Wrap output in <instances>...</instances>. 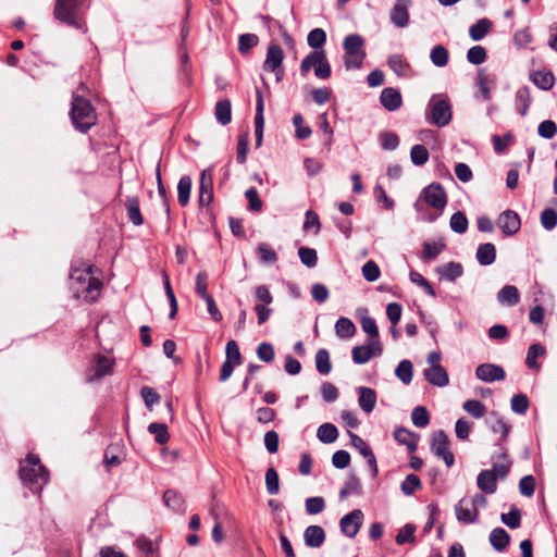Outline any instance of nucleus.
<instances>
[{"label":"nucleus","mask_w":557,"mask_h":557,"mask_svg":"<svg viewBox=\"0 0 557 557\" xmlns=\"http://www.w3.org/2000/svg\"><path fill=\"white\" fill-rule=\"evenodd\" d=\"M71 288L76 298H83L87 302L98 299L102 283L92 276V265L83 264L82 268H72L70 273Z\"/></svg>","instance_id":"1"},{"label":"nucleus","mask_w":557,"mask_h":557,"mask_svg":"<svg viewBox=\"0 0 557 557\" xmlns=\"http://www.w3.org/2000/svg\"><path fill=\"white\" fill-rule=\"evenodd\" d=\"M20 478L33 493H40L49 482V472L38 456L28 454L20 461Z\"/></svg>","instance_id":"2"},{"label":"nucleus","mask_w":557,"mask_h":557,"mask_svg":"<svg viewBox=\"0 0 557 557\" xmlns=\"http://www.w3.org/2000/svg\"><path fill=\"white\" fill-rule=\"evenodd\" d=\"M70 116L75 129L87 133L97 123V113L90 101L73 92Z\"/></svg>","instance_id":"3"},{"label":"nucleus","mask_w":557,"mask_h":557,"mask_svg":"<svg viewBox=\"0 0 557 557\" xmlns=\"http://www.w3.org/2000/svg\"><path fill=\"white\" fill-rule=\"evenodd\" d=\"M422 201L438 212L435 215L423 216V221L432 223L443 213L447 205V194L440 183L433 182L422 189L418 200L413 203L417 212L422 210Z\"/></svg>","instance_id":"4"},{"label":"nucleus","mask_w":557,"mask_h":557,"mask_svg":"<svg viewBox=\"0 0 557 557\" xmlns=\"http://www.w3.org/2000/svg\"><path fill=\"white\" fill-rule=\"evenodd\" d=\"M451 117V106L448 97L443 94L433 95L426 106V121L437 127H444L450 123Z\"/></svg>","instance_id":"5"},{"label":"nucleus","mask_w":557,"mask_h":557,"mask_svg":"<svg viewBox=\"0 0 557 557\" xmlns=\"http://www.w3.org/2000/svg\"><path fill=\"white\" fill-rule=\"evenodd\" d=\"M344 65L347 71L360 69L367 57L364 39L359 34L347 35L343 40Z\"/></svg>","instance_id":"6"},{"label":"nucleus","mask_w":557,"mask_h":557,"mask_svg":"<svg viewBox=\"0 0 557 557\" xmlns=\"http://www.w3.org/2000/svg\"><path fill=\"white\" fill-rule=\"evenodd\" d=\"M85 0H57L53 14L57 20L86 32L84 23L78 18V11Z\"/></svg>","instance_id":"7"},{"label":"nucleus","mask_w":557,"mask_h":557,"mask_svg":"<svg viewBox=\"0 0 557 557\" xmlns=\"http://www.w3.org/2000/svg\"><path fill=\"white\" fill-rule=\"evenodd\" d=\"M312 67L318 78L326 79L331 76V65L323 49L314 50L302 59L300 63L301 75H307Z\"/></svg>","instance_id":"8"},{"label":"nucleus","mask_w":557,"mask_h":557,"mask_svg":"<svg viewBox=\"0 0 557 557\" xmlns=\"http://www.w3.org/2000/svg\"><path fill=\"white\" fill-rule=\"evenodd\" d=\"M283 60V49L278 45H270L263 63V70L274 73L277 82L282 81L284 76Z\"/></svg>","instance_id":"9"},{"label":"nucleus","mask_w":557,"mask_h":557,"mask_svg":"<svg viewBox=\"0 0 557 557\" xmlns=\"http://www.w3.org/2000/svg\"><path fill=\"white\" fill-rule=\"evenodd\" d=\"M431 449L437 457L444 460L448 468L454 466L455 457L449 449V440L444 431L440 430L433 434Z\"/></svg>","instance_id":"10"},{"label":"nucleus","mask_w":557,"mask_h":557,"mask_svg":"<svg viewBox=\"0 0 557 557\" xmlns=\"http://www.w3.org/2000/svg\"><path fill=\"white\" fill-rule=\"evenodd\" d=\"M383 347L380 341H369L364 345L355 346L351 351L352 361L356 364H364L372 357L381 356Z\"/></svg>","instance_id":"11"},{"label":"nucleus","mask_w":557,"mask_h":557,"mask_svg":"<svg viewBox=\"0 0 557 557\" xmlns=\"http://www.w3.org/2000/svg\"><path fill=\"white\" fill-rule=\"evenodd\" d=\"M114 359L103 355H97L94 358V364L88 371L87 381L92 382L113 372Z\"/></svg>","instance_id":"12"},{"label":"nucleus","mask_w":557,"mask_h":557,"mask_svg":"<svg viewBox=\"0 0 557 557\" xmlns=\"http://www.w3.org/2000/svg\"><path fill=\"white\" fill-rule=\"evenodd\" d=\"M213 199V168L201 171L199 180V205L208 206Z\"/></svg>","instance_id":"13"},{"label":"nucleus","mask_w":557,"mask_h":557,"mask_svg":"<svg viewBox=\"0 0 557 557\" xmlns=\"http://www.w3.org/2000/svg\"><path fill=\"white\" fill-rule=\"evenodd\" d=\"M363 520V513L360 509H355L345 515L341 521V531L349 539H352L359 532Z\"/></svg>","instance_id":"14"},{"label":"nucleus","mask_w":557,"mask_h":557,"mask_svg":"<svg viewBox=\"0 0 557 557\" xmlns=\"http://www.w3.org/2000/svg\"><path fill=\"white\" fill-rule=\"evenodd\" d=\"M497 225L504 235L512 236L519 232L521 221L517 212L512 210H505L499 214Z\"/></svg>","instance_id":"15"},{"label":"nucleus","mask_w":557,"mask_h":557,"mask_svg":"<svg viewBox=\"0 0 557 557\" xmlns=\"http://www.w3.org/2000/svg\"><path fill=\"white\" fill-rule=\"evenodd\" d=\"M350 443L351 445L359 451V454L364 457L368 461V465L371 468L373 476H376L379 469L376 465V458L371 449V447L363 441L359 435L349 432Z\"/></svg>","instance_id":"16"},{"label":"nucleus","mask_w":557,"mask_h":557,"mask_svg":"<svg viewBox=\"0 0 557 557\" xmlns=\"http://www.w3.org/2000/svg\"><path fill=\"white\" fill-rule=\"evenodd\" d=\"M475 375L480 381L491 383L503 381L506 373L500 366L494 363H482L476 368Z\"/></svg>","instance_id":"17"},{"label":"nucleus","mask_w":557,"mask_h":557,"mask_svg":"<svg viewBox=\"0 0 557 557\" xmlns=\"http://www.w3.org/2000/svg\"><path fill=\"white\" fill-rule=\"evenodd\" d=\"M409 0H396L391 11V22L399 28H404L409 24Z\"/></svg>","instance_id":"18"},{"label":"nucleus","mask_w":557,"mask_h":557,"mask_svg":"<svg viewBox=\"0 0 557 557\" xmlns=\"http://www.w3.org/2000/svg\"><path fill=\"white\" fill-rule=\"evenodd\" d=\"M455 511L457 520L462 523H475L479 519V510H475L466 498L457 503Z\"/></svg>","instance_id":"19"},{"label":"nucleus","mask_w":557,"mask_h":557,"mask_svg":"<svg viewBox=\"0 0 557 557\" xmlns=\"http://www.w3.org/2000/svg\"><path fill=\"white\" fill-rule=\"evenodd\" d=\"M257 103H256V115H255V135H256V145L260 147L263 138V129H264V101L262 92L257 89Z\"/></svg>","instance_id":"20"},{"label":"nucleus","mask_w":557,"mask_h":557,"mask_svg":"<svg viewBox=\"0 0 557 557\" xmlns=\"http://www.w3.org/2000/svg\"><path fill=\"white\" fill-rule=\"evenodd\" d=\"M530 81L541 90H550L556 82L555 75L549 70H539L530 73Z\"/></svg>","instance_id":"21"},{"label":"nucleus","mask_w":557,"mask_h":557,"mask_svg":"<svg viewBox=\"0 0 557 557\" xmlns=\"http://www.w3.org/2000/svg\"><path fill=\"white\" fill-rule=\"evenodd\" d=\"M381 104L388 111H396L403 104V97L400 92L393 88L386 87L382 90L380 96Z\"/></svg>","instance_id":"22"},{"label":"nucleus","mask_w":557,"mask_h":557,"mask_svg":"<svg viewBox=\"0 0 557 557\" xmlns=\"http://www.w3.org/2000/svg\"><path fill=\"white\" fill-rule=\"evenodd\" d=\"M304 541L310 548H319L325 541V531L320 525H309L305 529Z\"/></svg>","instance_id":"23"},{"label":"nucleus","mask_w":557,"mask_h":557,"mask_svg":"<svg viewBox=\"0 0 557 557\" xmlns=\"http://www.w3.org/2000/svg\"><path fill=\"white\" fill-rule=\"evenodd\" d=\"M425 380L437 387H445L449 383L447 371L443 367H429L423 371Z\"/></svg>","instance_id":"24"},{"label":"nucleus","mask_w":557,"mask_h":557,"mask_svg":"<svg viewBox=\"0 0 557 557\" xmlns=\"http://www.w3.org/2000/svg\"><path fill=\"white\" fill-rule=\"evenodd\" d=\"M476 84L479 86L480 96L483 100L488 101L492 98V87L496 84V76L487 74L484 70L478 71Z\"/></svg>","instance_id":"25"},{"label":"nucleus","mask_w":557,"mask_h":557,"mask_svg":"<svg viewBox=\"0 0 557 557\" xmlns=\"http://www.w3.org/2000/svg\"><path fill=\"white\" fill-rule=\"evenodd\" d=\"M358 392V404L360 408L367 412L370 413L373 411L376 405V393L371 387L360 386L357 388Z\"/></svg>","instance_id":"26"},{"label":"nucleus","mask_w":557,"mask_h":557,"mask_svg":"<svg viewBox=\"0 0 557 557\" xmlns=\"http://www.w3.org/2000/svg\"><path fill=\"white\" fill-rule=\"evenodd\" d=\"M497 474L491 470H482L476 479L478 487L487 494L495 493L497 488Z\"/></svg>","instance_id":"27"},{"label":"nucleus","mask_w":557,"mask_h":557,"mask_svg":"<svg viewBox=\"0 0 557 557\" xmlns=\"http://www.w3.org/2000/svg\"><path fill=\"white\" fill-rule=\"evenodd\" d=\"M394 438L400 445H405L410 453L418 447L419 436L405 428H397L394 431Z\"/></svg>","instance_id":"28"},{"label":"nucleus","mask_w":557,"mask_h":557,"mask_svg":"<svg viewBox=\"0 0 557 557\" xmlns=\"http://www.w3.org/2000/svg\"><path fill=\"white\" fill-rule=\"evenodd\" d=\"M545 355H546V348L542 344H540V343L532 344L529 347L528 352H527L525 366L530 370L540 371L541 363L537 361V358H543V357H545Z\"/></svg>","instance_id":"29"},{"label":"nucleus","mask_w":557,"mask_h":557,"mask_svg":"<svg viewBox=\"0 0 557 557\" xmlns=\"http://www.w3.org/2000/svg\"><path fill=\"white\" fill-rule=\"evenodd\" d=\"M493 430L495 432L499 431L500 435H502V442H499L497 444L499 453L497 455L493 456V460H499V461L509 460L508 455H507V448L505 447L504 442L507 440V437L509 435L510 426L507 423H505L503 420H498L496 422V424L493 426Z\"/></svg>","instance_id":"30"},{"label":"nucleus","mask_w":557,"mask_h":557,"mask_svg":"<svg viewBox=\"0 0 557 557\" xmlns=\"http://www.w3.org/2000/svg\"><path fill=\"white\" fill-rule=\"evenodd\" d=\"M531 90L528 86H522L517 89L515 95V104L518 113L525 116L531 106Z\"/></svg>","instance_id":"31"},{"label":"nucleus","mask_w":557,"mask_h":557,"mask_svg":"<svg viewBox=\"0 0 557 557\" xmlns=\"http://www.w3.org/2000/svg\"><path fill=\"white\" fill-rule=\"evenodd\" d=\"M436 273L440 278L446 280L448 282H455L458 277H460L463 273L462 265L458 262H448L436 269Z\"/></svg>","instance_id":"32"},{"label":"nucleus","mask_w":557,"mask_h":557,"mask_svg":"<svg viewBox=\"0 0 557 557\" xmlns=\"http://www.w3.org/2000/svg\"><path fill=\"white\" fill-rule=\"evenodd\" d=\"M476 261L481 265H491L496 259V248L492 243L479 245L475 253Z\"/></svg>","instance_id":"33"},{"label":"nucleus","mask_w":557,"mask_h":557,"mask_svg":"<svg viewBox=\"0 0 557 557\" xmlns=\"http://www.w3.org/2000/svg\"><path fill=\"white\" fill-rule=\"evenodd\" d=\"M497 300L500 305L515 306L520 300V293L513 285L504 286L497 294Z\"/></svg>","instance_id":"34"},{"label":"nucleus","mask_w":557,"mask_h":557,"mask_svg":"<svg viewBox=\"0 0 557 557\" xmlns=\"http://www.w3.org/2000/svg\"><path fill=\"white\" fill-rule=\"evenodd\" d=\"M446 249V244L443 239L437 242H424L422 249V259L424 261L434 260L442 251Z\"/></svg>","instance_id":"35"},{"label":"nucleus","mask_w":557,"mask_h":557,"mask_svg":"<svg viewBox=\"0 0 557 557\" xmlns=\"http://www.w3.org/2000/svg\"><path fill=\"white\" fill-rule=\"evenodd\" d=\"M509 541V534L502 528L493 529L490 533V543L498 552L504 550L508 546Z\"/></svg>","instance_id":"36"},{"label":"nucleus","mask_w":557,"mask_h":557,"mask_svg":"<svg viewBox=\"0 0 557 557\" xmlns=\"http://www.w3.org/2000/svg\"><path fill=\"white\" fill-rule=\"evenodd\" d=\"M215 119L222 125L232 121V106L228 99L219 100L215 104Z\"/></svg>","instance_id":"37"},{"label":"nucleus","mask_w":557,"mask_h":557,"mask_svg":"<svg viewBox=\"0 0 557 557\" xmlns=\"http://www.w3.org/2000/svg\"><path fill=\"white\" fill-rule=\"evenodd\" d=\"M128 220L136 226L144 223V219L139 209V201L136 197H128L125 201Z\"/></svg>","instance_id":"38"},{"label":"nucleus","mask_w":557,"mask_h":557,"mask_svg":"<svg viewBox=\"0 0 557 557\" xmlns=\"http://www.w3.org/2000/svg\"><path fill=\"white\" fill-rule=\"evenodd\" d=\"M491 28L492 22L487 18H481L476 23L471 25L469 29V36L474 41L482 40L491 30Z\"/></svg>","instance_id":"39"},{"label":"nucleus","mask_w":557,"mask_h":557,"mask_svg":"<svg viewBox=\"0 0 557 557\" xmlns=\"http://www.w3.org/2000/svg\"><path fill=\"white\" fill-rule=\"evenodd\" d=\"M335 333L339 338H350L356 333V325L350 319L342 317L335 323Z\"/></svg>","instance_id":"40"},{"label":"nucleus","mask_w":557,"mask_h":557,"mask_svg":"<svg viewBox=\"0 0 557 557\" xmlns=\"http://www.w3.org/2000/svg\"><path fill=\"white\" fill-rule=\"evenodd\" d=\"M191 191V178L187 175L182 176L177 184V200L182 207H185L189 202Z\"/></svg>","instance_id":"41"},{"label":"nucleus","mask_w":557,"mask_h":557,"mask_svg":"<svg viewBox=\"0 0 557 557\" xmlns=\"http://www.w3.org/2000/svg\"><path fill=\"white\" fill-rule=\"evenodd\" d=\"M317 436L324 444L334 443L338 437L337 428L332 423H323L318 428Z\"/></svg>","instance_id":"42"},{"label":"nucleus","mask_w":557,"mask_h":557,"mask_svg":"<svg viewBox=\"0 0 557 557\" xmlns=\"http://www.w3.org/2000/svg\"><path fill=\"white\" fill-rule=\"evenodd\" d=\"M315 368L317 371L322 375H326L331 372L332 363L330 360V354L325 348H321L317 351Z\"/></svg>","instance_id":"43"},{"label":"nucleus","mask_w":557,"mask_h":557,"mask_svg":"<svg viewBox=\"0 0 557 557\" xmlns=\"http://www.w3.org/2000/svg\"><path fill=\"white\" fill-rule=\"evenodd\" d=\"M430 59L435 66L444 67L449 61V52L444 46L437 45L432 48Z\"/></svg>","instance_id":"44"},{"label":"nucleus","mask_w":557,"mask_h":557,"mask_svg":"<svg viewBox=\"0 0 557 557\" xmlns=\"http://www.w3.org/2000/svg\"><path fill=\"white\" fill-rule=\"evenodd\" d=\"M512 41L518 49L528 48L533 41V35L530 27H523L516 30L512 37Z\"/></svg>","instance_id":"45"},{"label":"nucleus","mask_w":557,"mask_h":557,"mask_svg":"<svg viewBox=\"0 0 557 557\" xmlns=\"http://www.w3.org/2000/svg\"><path fill=\"white\" fill-rule=\"evenodd\" d=\"M395 375L404 383L409 384L412 381L413 368L410 360H401L395 369Z\"/></svg>","instance_id":"46"},{"label":"nucleus","mask_w":557,"mask_h":557,"mask_svg":"<svg viewBox=\"0 0 557 557\" xmlns=\"http://www.w3.org/2000/svg\"><path fill=\"white\" fill-rule=\"evenodd\" d=\"M468 225L469 222L463 212L457 211L450 216L449 226L453 232L463 234L467 232Z\"/></svg>","instance_id":"47"},{"label":"nucleus","mask_w":557,"mask_h":557,"mask_svg":"<svg viewBox=\"0 0 557 557\" xmlns=\"http://www.w3.org/2000/svg\"><path fill=\"white\" fill-rule=\"evenodd\" d=\"M148 431L150 434L154 435V440L158 444H165L170 438L168 426L164 423H150Z\"/></svg>","instance_id":"48"},{"label":"nucleus","mask_w":557,"mask_h":557,"mask_svg":"<svg viewBox=\"0 0 557 557\" xmlns=\"http://www.w3.org/2000/svg\"><path fill=\"white\" fill-rule=\"evenodd\" d=\"M307 41L314 50H321L326 41V33L322 28H314L308 34Z\"/></svg>","instance_id":"49"},{"label":"nucleus","mask_w":557,"mask_h":557,"mask_svg":"<svg viewBox=\"0 0 557 557\" xmlns=\"http://www.w3.org/2000/svg\"><path fill=\"white\" fill-rule=\"evenodd\" d=\"M429 157V151L423 145H414L410 150V160L414 165L425 164Z\"/></svg>","instance_id":"50"},{"label":"nucleus","mask_w":557,"mask_h":557,"mask_svg":"<svg viewBox=\"0 0 557 557\" xmlns=\"http://www.w3.org/2000/svg\"><path fill=\"white\" fill-rule=\"evenodd\" d=\"M293 124L295 126L296 138L304 140L311 136L312 131L309 126L304 124V117L301 114H295L293 116Z\"/></svg>","instance_id":"51"},{"label":"nucleus","mask_w":557,"mask_h":557,"mask_svg":"<svg viewBox=\"0 0 557 557\" xmlns=\"http://www.w3.org/2000/svg\"><path fill=\"white\" fill-rule=\"evenodd\" d=\"M411 420L417 428H425L430 423V414L426 408L423 406L413 408Z\"/></svg>","instance_id":"52"},{"label":"nucleus","mask_w":557,"mask_h":557,"mask_svg":"<svg viewBox=\"0 0 557 557\" xmlns=\"http://www.w3.org/2000/svg\"><path fill=\"white\" fill-rule=\"evenodd\" d=\"M265 486L270 495H276L280 492V479L274 468H269L265 472Z\"/></svg>","instance_id":"53"},{"label":"nucleus","mask_w":557,"mask_h":557,"mask_svg":"<svg viewBox=\"0 0 557 557\" xmlns=\"http://www.w3.org/2000/svg\"><path fill=\"white\" fill-rule=\"evenodd\" d=\"M379 141L384 150H395L399 145V138L395 133L382 132L379 134Z\"/></svg>","instance_id":"54"},{"label":"nucleus","mask_w":557,"mask_h":557,"mask_svg":"<svg viewBox=\"0 0 557 557\" xmlns=\"http://www.w3.org/2000/svg\"><path fill=\"white\" fill-rule=\"evenodd\" d=\"M414 532L416 527L411 523H407L398 531L395 539L396 543L399 545H403L405 543H413L416 541Z\"/></svg>","instance_id":"55"},{"label":"nucleus","mask_w":557,"mask_h":557,"mask_svg":"<svg viewBox=\"0 0 557 557\" xmlns=\"http://www.w3.org/2000/svg\"><path fill=\"white\" fill-rule=\"evenodd\" d=\"M258 36L255 34H243L238 39V50L240 53H248L255 46L258 45Z\"/></svg>","instance_id":"56"},{"label":"nucleus","mask_w":557,"mask_h":557,"mask_svg":"<svg viewBox=\"0 0 557 557\" xmlns=\"http://www.w3.org/2000/svg\"><path fill=\"white\" fill-rule=\"evenodd\" d=\"M469 63L480 65L486 60V50L482 46H473L467 52Z\"/></svg>","instance_id":"57"},{"label":"nucleus","mask_w":557,"mask_h":557,"mask_svg":"<svg viewBox=\"0 0 557 557\" xmlns=\"http://www.w3.org/2000/svg\"><path fill=\"white\" fill-rule=\"evenodd\" d=\"M462 407L469 414L476 419L482 418L486 412L485 406L480 400L475 399L467 400Z\"/></svg>","instance_id":"58"},{"label":"nucleus","mask_w":557,"mask_h":557,"mask_svg":"<svg viewBox=\"0 0 557 557\" xmlns=\"http://www.w3.org/2000/svg\"><path fill=\"white\" fill-rule=\"evenodd\" d=\"M362 331L370 337L369 341H380L376 322L371 317H363L360 321Z\"/></svg>","instance_id":"59"},{"label":"nucleus","mask_w":557,"mask_h":557,"mask_svg":"<svg viewBox=\"0 0 557 557\" xmlns=\"http://www.w3.org/2000/svg\"><path fill=\"white\" fill-rule=\"evenodd\" d=\"M298 256L300 261L308 268H313L317 265L318 256L317 251L312 248L300 247L298 249Z\"/></svg>","instance_id":"60"},{"label":"nucleus","mask_w":557,"mask_h":557,"mask_svg":"<svg viewBox=\"0 0 557 557\" xmlns=\"http://www.w3.org/2000/svg\"><path fill=\"white\" fill-rule=\"evenodd\" d=\"M256 352H257L258 358L261 361L267 362V363L272 362L275 357V351H274L273 345L270 343H267V342L259 344Z\"/></svg>","instance_id":"61"},{"label":"nucleus","mask_w":557,"mask_h":557,"mask_svg":"<svg viewBox=\"0 0 557 557\" xmlns=\"http://www.w3.org/2000/svg\"><path fill=\"white\" fill-rule=\"evenodd\" d=\"M420 487L421 481L416 474H408L400 485L401 492L408 496L412 495Z\"/></svg>","instance_id":"62"},{"label":"nucleus","mask_w":557,"mask_h":557,"mask_svg":"<svg viewBox=\"0 0 557 557\" xmlns=\"http://www.w3.org/2000/svg\"><path fill=\"white\" fill-rule=\"evenodd\" d=\"M537 133L542 138L552 139L557 134L556 123L552 120H545L537 126Z\"/></svg>","instance_id":"63"},{"label":"nucleus","mask_w":557,"mask_h":557,"mask_svg":"<svg viewBox=\"0 0 557 557\" xmlns=\"http://www.w3.org/2000/svg\"><path fill=\"white\" fill-rule=\"evenodd\" d=\"M541 224L547 231L555 228L557 225V212L552 208L543 210L541 213Z\"/></svg>","instance_id":"64"}]
</instances>
